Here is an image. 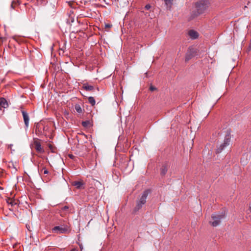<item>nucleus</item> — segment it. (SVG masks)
I'll return each instance as SVG.
<instances>
[{
	"label": "nucleus",
	"mask_w": 251,
	"mask_h": 251,
	"mask_svg": "<svg viewBox=\"0 0 251 251\" xmlns=\"http://www.w3.org/2000/svg\"><path fill=\"white\" fill-rule=\"evenodd\" d=\"M210 6V2L206 0H200L195 3L194 9L193 10L189 20H192L198 17L199 16L206 13Z\"/></svg>",
	"instance_id": "nucleus-1"
},
{
	"label": "nucleus",
	"mask_w": 251,
	"mask_h": 251,
	"mask_svg": "<svg viewBox=\"0 0 251 251\" xmlns=\"http://www.w3.org/2000/svg\"><path fill=\"white\" fill-rule=\"evenodd\" d=\"M226 215L225 211L212 214L211 219L209 222V224L213 227L217 226L220 224L221 221L225 218Z\"/></svg>",
	"instance_id": "nucleus-2"
},
{
	"label": "nucleus",
	"mask_w": 251,
	"mask_h": 251,
	"mask_svg": "<svg viewBox=\"0 0 251 251\" xmlns=\"http://www.w3.org/2000/svg\"><path fill=\"white\" fill-rule=\"evenodd\" d=\"M52 232L55 234H68L71 231L70 226L67 223H61L60 225L55 226L51 229Z\"/></svg>",
	"instance_id": "nucleus-3"
},
{
	"label": "nucleus",
	"mask_w": 251,
	"mask_h": 251,
	"mask_svg": "<svg viewBox=\"0 0 251 251\" xmlns=\"http://www.w3.org/2000/svg\"><path fill=\"white\" fill-rule=\"evenodd\" d=\"M149 194L148 191H145L143 193L140 199L137 201L135 207L134 208L133 212L136 213L138 211L146 202V199Z\"/></svg>",
	"instance_id": "nucleus-4"
},
{
	"label": "nucleus",
	"mask_w": 251,
	"mask_h": 251,
	"mask_svg": "<svg viewBox=\"0 0 251 251\" xmlns=\"http://www.w3.org/2000/svg\"><path fill=\"white\" fill-rule=\"evenodd\" d=\"M230 142V136L229 134L226 135L225 136L224 143L222 144L220 147L217 149L216 153H219L222 151L225 147L228 146Z\"/></svg>",
	"instance_id": "nucleus-5"
},
{
	"label": "nucleus",
	"mask_w": 251,
	"mask_h": 251,
	"mask_svg": "<svg viewBox=\"0 0 251 251\" xmlns=\"http://www.w3.org/2000/svg\"><path fill=\"white\" fill-rule=\"evenodd\" d=\"M197 54V50L193 47H189L185 55V61H188Z\"/></svg>",
	"instance_id": "nucleus-6"
},
{
	"label": "nucleus",
	"mask_w": 251,
	"mask_h": 251,
	"mask_svg": "<svg viewBox=\"0 0 251 251\" xmlns=\"http://www.w3.org/2000/svg\"><path fill=\"white\" fill-rule=\"evenodd\" d=\"M72 185L77 189H84L85 186V183L82 180L74 181Z\"/></svg>",
	"instance_id": "nucleus-7"
},
{
	"label": "nucleus",
	"mask_w": 251,
	"mask_h": 251,
	"mask_svg": "<svg viewBox=\"0 0 251 251\" xmlns=\"http://www.w3.org/2000/svg\"><path fill=\"white\" fill-rule=\"evenodd\" d=\"M21 112L23 115L24 123L25 124V128H27L29 125V118L28 113L24 110H21Z\"/></svg>",
	"instance_id": "nucleus-8"
},
{
	"label": "nucleus",
	"mask_w": 251,
	"mask_h": 251,
	"mask_svg": "<svg viewBox=\"0 0 251 251\" xmlns=\"http://www.w3.org/2000/svg\"><path fill=\"white\" fill-rule=\"evenodd\" d=\"M34 145L37 152L38 153H43L44 152V150L43 148L41 147V145L39 141L37 140H35L34 141Z\"/></svg>",
	"instance_id": "nucleus-9"
},
{
	"label": "nucleus",
	"mask_w": 251,
	"mask_h": 251,
	"mask_svg": "<svg viewBox=\"0 0 251 251\" xmlns=\"http://www.w3.org/2000/svg\"><path fill=\"white\" fill-rule=\"evenodd\" d=\"M9 106L7 100L4 98H0V110L7 108Z\"/></svg>",
	"instance_id": "nucleus-10"
},
{
	"label": "nucleus",
	"mask_w": 251,
	"mask_h": 251,
	"mask_svg": "<svg viewBox=\"0 0 251 251\" xmlns=\"http://www.w3.org/2000/svg\"><path fill=\"white\" fill-rule=\"evenodd\" d=\"M188 34L190 38L192 40L196 39L199 37L198 32L193 29L190 30L188 32Z\"/></svg>",
	"instance_id": "nucleus-11"
},
{
	"label": "nucleus",
	"mask_w": 251,
	"mask_h": 251,
	"mask_svg": "<svg viewBox=\"0 0 251 251\" xmlns=\"http://www.w3.org/2000/svg\"><path fill=\"white\" fill-rule=\"evenodd\" d=\"M44 129V127H43L40 124H37L35 126V133L37 135L40 136L42 134Z\"/></svg>",
	"instance_id": "nucleus-12"
},
{
	"label": "nucleus",
	"mask_w": 251,
	"mask_h": 251,
	"mask_svg": "<svg viewBox=\"0 0 251 251\" xmlns=\"http://www.w3.org/2000/svg\"><path fill=\"white\" fill-rule=\"evenodd\" d=\"M169 165L167 163L163 164L160 168V175L161 176H164L168 170Z\"/></svg>",
	"instance_id": "nucleus-13"
},
{
	"label": "nucleus",
	"mask_w": 251,
	"mask_h": 251,
	"mask_svg": "<svg viewBox=\"0 0 251 251\" xmlns=\"http://www.w3.org/2000/svg\"><path fill=\"white\" fill-rule=\"evenodd\" d=\"M82 87L83 88L87 91H94L95 89L93 86L89 85L87 83H84Z\"/></svg>",
	"instance_id": "nucleus-14"
},
{
	"label": "nucleus",
	"mask_w": 251,
	"mask_h": 251,
	"mask_svg": "<svg viewBox=\"0 0 251 251\" xmlns=\"http://www.w3.org/2000/svg\"><path fill=\"white\" fill-rule=\"evenodd\" d=\"M20 4V2L19 0H13L11 3V8L12 9H14L17 6L19 5Z\"/></svg>",
	"instance_id": "nucleus-15"
},
{
	"label": "nucleus",
	"mask_w": 251,
	"mask_h": 251,
	"mask_svg": "<svg viewBox=\"0 0 251 251\" xmlns=\"http://www.w3.org/2000/svg\"><path fill=\"white\" fill-rule=\"evenodd\" d=\"M39 171L43 172L44 174H48L49 173L48 170L44 166L42 167V164L38 166Z\"/></svg>",
	"instance_id": "nucleus-16"
},
{
	"label": "nucleus",
	"mask_w": 251,
	"mask_h": 251,
	"mask_svg": "<svg viewBox=\"0 0 251 251\" xmlns=\"http://www.w3.org/2000/svg\"><path fill=\"white\" fill-rule=\"evenodd\" d=\"M75 109L76 111V112L78 113H82V109L80 106V105L79 104H75Z\"/></svg>",
	"instance_id": "nucleus-17"
},
{
	"label": "nucleus",
	"mask_w": 251,
	"mask_h": 251,
	"mask_svg": "<svg viewBox=\"0 0 251 251\" xmlns=\"http://www.w3.org/2000/svg\"><path fill=\"white\" fill-rule=\"evenodd\" d=\"M173 0H164L165 4L169 9H170L172 6Z\"/></svg>",
	"instance_id": "nucleus-18"
},
{
	"label": "nucleus",
	"mask_w": 251,
	"mask_h": 251,
	"mask_svg": "<svg viewBox=\"0 0 251 251\" xmlns=\"http://www.w3.org/2000/svg\"><path fill=\"white\" fill-rule=\"evenodd\" d=\"M88 100L89 103L92 106H94L95 104L96 101H95V99L94 98V97H89L88 98Z\"/></svg>",
	"instance_id": "nucleus-19"
},
{
	"label": "nucleus",
	"mask_w": 251,
	"mask_h": 251,
	"mask_svg": "<svg viewBox=\"0 0 251 251\" xmlns=\"http://www.w3.org/2000/svg\"><path fill=\"white\" fill-rule=\"evenodd\" d=\"M7 202L8 204H10L11 206H13L17 204V203L15 202V200H12L10 198L7 199Z\"/></svg>",
	"instance_id": "nucleus-20"
},
{
	"label": "nucleus",
	"mask_w": 251,
	"mask_h": 251,
	"mask_svg": "<svg viewBox=\"0 0 251 251\" xmlns=\"http://www.w3.org/2000/svg\"><path fill=\"white\" fill-rule=\"evenodd\" d=\"M90 122L89 121H83L82 122V125L84 127H88L90 126Z\"/></svg>",
	"instance_id": "nucleus-21"
},
{
	"label": "nucleus",
	"mask_w": 251,
	"mask_h": 251,
	"mask_svg": "<svg viewBox=\"0 0 251 251\" xmlns=\"http://www.w3.org/2000/svg\"><path fill=\"white\" fill-rule=\"evenodd\" d=\"M37 0L38 1V2H39L40 3V4H42V5H45L48 2V0Z\"/></svg>",
	"instance_id": "nucleus-22"
},
{
	"label": "nucleus",
	"mask_w": 251,
	"mask_h": 251,
	"mask_svg": "<svg viewBox=\"0 0 251 251\" xmlns=\"http://www.w3.org/2000/svg\"><path fill=\"white\" fill-rule=\"evenodd\" d=\"M6 40V38L5 37H0V46H1L3 43Z\"/></svg>",
	"instance_id": "nucleus-23"
},
{
	"label": "nucleus",
	"mask_w": 251,
	"mask_h": 251,
	"mask_svg": "<svg viewBox=\"0 0 251 251\" xmlns=\"http://www.w3.org/2000/svg\"><path fill=\"white\" fill-rule=\"evenodd\" d=\"M150 90L151 91H153L156 90V87H154L153 86H151L150 87Z\"/></svg>",
	"instance_id": "nucleus-24"
},
{
	"label": "nucleus",
	"mask_w": 251,
	"mask_h": 251,
	"mask_svg": "<svg viewBox=\"0 0 251 251\" xmlns=\"http://www.w3.org/2000/svg\"><path fill=\"white\" fill-rule=\"evenodd\" d=\"M151 8V5L150 4H147L145 7V8L146 9V10H149L150 9V8Z\"/></svg>",
	"instance_id": "nucleus-25"
},
{
	"label": "nucleus",
	"mask_w": 251,
	"mask_h": 251,
	"mask_svg": "<svg viewBox=\"0 0 251 251\" xmlns=\"http://www.w3.org/2000/svg\"><path fill=\"white\" fill-rule=\"evenodd\" d=\"M69 209V206L65 205L62 208V209L64 211H66Z\"/></svg>",
	"instance_id": "nucleus-26"
},
{
	"label": "nucleus",
	"mask_w": 251,
	"mask_h": 251,
	"mask_svg": "<svg viewBox=\"0 0 251 251\" xmlns=\"http://www.w3.org/2000/svg\"><path fill=\"white\" fill-rule=\"evenodd\" d=\"M111 26H112V25H111L110 24H106L105 25V28H109L111 27Z\"/></svg>",
	"instance_id": "nucleus-27"
},
{
	"label": "nucleus",
	"mask_w": 251,
	"mask_h": 251,
	"mask_svg": "<svg viewBox=\"0 0 251 251\" xmlns=\"http://www.w3.org/2000/svg\"><path fill=\"white\" fill-rule=\"evenodd\" d=\"M68 156L71 158V159H74L75 157V156L73 155V154H69L68 155Z\"/></svg>",
	"instance_id": "nucleus-28"
},
{
	"label": "nucleus",
	"mask_w": 251,
	"mask_h": 251,
	"mask_svg": "<svg viewBox=\"0 0 251 251\" xmlns=\"http://www.w3.org/2000/svg\"><path fill=\"white\" fill-rule=\"evenodd\" d=\"M12 146H13L12 144H10V145H8V148L10 149L11 150H12Z\"/></svg>",
	"instance_id": "nucleus-29"
},
{
	"label": "nucleus",
	"mask_w": 251,
	"mask_h": 251,
	"mask_svg": "<svg viewBox=\"0 0 251 251\" xmlns=\"http://www.w3.org/2000/svg\"><path fill=\"white\" fill-rule=\"evenodd\" d=\"M249 209L250 211V212H251V203H250V204H249Z\"/></svg>",
	"instance_id": "nucleus-30"
},
{
	"label": "nucleus",
	"mask_w": 251,
	"mask_h": 251,
	"mask_svg": "<svg viewBox=\"0 0 251 251\" xmlns=\"http://www.w3.org/2000/svg\"><path fill=\"white\" fill-rule=\"evenodd\" d=\"M97 183H99L100 184V183L98 180H96V182H95V184L96 185Z\"/></svg>",
	"instance_id": "nucleus-31"
},
{
	"label": "nucleus",
	"mask_w": 251,
	"mask_h": 251,
	"mask_svg": "<svg viewBox=\"0 0 251 251\" xmlns=\"http://www.w3.org/2000/svg\"><path fill=\"white\" fill-rule=\"evenodd\" d=\"M70 251H77V250L74 248V249H72Z\"/></svg>",
	"instance_id": "nucleus-32"
},
{
	"label": "nucleus",
	"mask_w": 251,
	"mask_h": 251,
	"mask_svg": "<svg viewBox=\"0 0 251 251\" xmlns=\"http://www.w3.org/2000/svg\"><path fill=\"white\" fill-rule=\"evenodd\" d=\"M79 247H80V248L81 249V250H82V245H80Z\"/></svg>",
	"instance_id": "nucleus-33"
},
{
	"label": "nucleus",
	"mask_w": 251,
	"mask_h": 251,
	"mask_svg": "<svg viewBox=\"0 0 251 251\" xmlns=\"http://www.w3.org/2000/svg\"><path fill=\"white\" fill-rule=\"evenodd\" d=\"M250 251H251V250Z\"/></svg>",
	"instance_id": "nucleus-34"
}]
</instances>
